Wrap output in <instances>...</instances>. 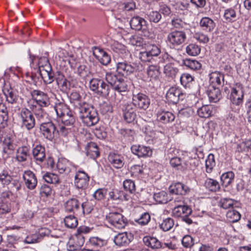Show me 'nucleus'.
<instances>
[{"mask_svg":"<svg viewBox=\"0 0 251 251\" xmlns=\"http://www.w3.org/2000/svg\"><path fill=\"white\" fill-rule=\"evenodd\" d=\"M31 59L30 67L40 74L44 82L50 84L54 80V73L49 60L45 56L37 57L29 55Z\"/></svg>","mask_w":251,"mask_h":251,"instance_id":"f257e3e1","label":"nucleus"},{"mask_svg":"<svg viewBox=\"0 0 251 251\" xmlns=\"http://www.w3.org/2000/svg\"><path fill=\"white\" fill-rule=\"evenodd\" d=\"M77 110L79 118L86 126H91L98 122L99 119L97 111L89 104L80 102Z\"/></svg>","mask_w":251,"mask_h":251,"instance_id":"f03ea898","label":"nucleus"},{"mask_svg":"<svg viewBox=\"0 0 251 251\" xmlns=\"http://www.w3.org/2000/svg\"><path fill=\"white\" fill-rule=\"evenodd\" d=\"M182 158L173 157L170 160L171 165L177 170L184 171L187 169H193L198 164V160L196 158V154L194 155L190 152H183Z\"/></svg>","mask_w":251,"mask_h":251,"instance_id":"7ed1b4c3","label":"nucleus"},{"mask_svg":"<svg viewBox=\"0 0 251 251\" xmlns=\"http://www.w3.org/2000/svg\"><path fill=\"white\" fill-rule=\"evenodd\" d=\"M89 232L87 227H80L77 230L76 233L70 239L67 245L69 251H75L80 248L85 242L83 233Z\"/></svg>","mask_w":251,"mask_h":251,"instance_id":"20e7f679","label":"nucleus"},{"mask_svg":"<svg viewBox=\"0 0 251 251\" xmlns=\"http://www.w3.org/2000/svg\"><path fill=\"white\" fill-rule=\"evenodd\" d=\"M245 89L240 83H236L231 89L230 100L235 105L239 106L242 104L244 96Z\"/></svg>","mask_w":251,"mask_h":251,"instance_id":"39448f33","label":"nucleus"},{"mask_svg":"<svg viewBox=\"0 0 251 251\" xmlns=\"http://www.w3.org/2000/svg\"><path fill=\"white\" fill-rule=\"evenodd\" d=\"M1 146L2 157L4 160L11 157L16 147L14 143L12 137L9 135H6L3 139H1Z\"/></svg>","mask_w":251,"mask_h":251,"instance_id":"423d86ee","label":"nucleus"},{"mask_svg":"<svg viewBox=\"0 0 251 251\" xmlns=\"http://www.w3.org/2000/svg\"><path fill=\"white\" fill-rule=\"evenodd\" d=\"M161 53L160 48L154 44L148 45L146 50L139 54V59L143 62H151L154 57H157Z\"/></svg>","mask_w":251,"mask_h":251,"instance_id":"0eeeda50","label":"nucleus"},{"mask_svg":"<svg viewBox=\"0 0 251 251\" xmlns=\"http://www.w3.org/2000/svg\"><path fill=\"white\" fill-rule=\"evenodd\" d=\"M107 222L117 229L124 228L127 224L126 219L118 212H110L106 217Z\"/></svg>","mask_w":251,"mask_h":251,"instance_id":"6e6552de","label":"nucleus"},{"mask_svg":"<svg viewBox=\"0 0 251 251\" xmlns=\"http://www.w3.org/2000/svg\"><path fill=\"white\" fill-rule=\"evenodd\" d=\"M32 101L37 106L47 107L50 104V98L47 94L39 90H34L31 92Z\"/></svg>","mask_w":251,"mask_h":251,"instance_id":"1a4fd4ad","label":"nucleus"},{"mask_svg":"<svg viewBox=\"0 0 251 251\" xmlns=\"http://www.w3.org/2000/svg\"><path fill=\"white\" fill-rule=\"evenodd\" d=\"M22 126L27 130L32 129L35 125V120L31 111L26 108H22L20 114Z\"/></svg>","mask_w":251,"mask_h":251,"instance_id":"9d476101","label":"nucleus"},{"mask_svg":"<svg viewBox=\"0 0 251 251\" xmlns=\"http://www.w3.org/2000/svg\"><path fill=\"white\" fill-rule=\"evenodd\" d=\"M40 130L43 136L50 141H52L58 135V130L51 122H43L40 125Z\"/></svg>","mask_w":251,"mask_h":251,"instance_id":"9b49d317","label":"nucleus"},{"mask_svg":"<svg viewBox=\"0 0 251 251\" xmlns=\"http://www.w3.org/2000/svg\"><path fill=\"white\" fill-rule=\"evenodd\" d=\"M133 105L140 109L146 110L150 104V100L148 97L143 93L133 94L132 98Z\"/></svg>","mask_w":251,"mask_h":251,"instance_id":"f8f14e48","label":"nucleus"},{"mask_svg":"<svg viewBox=\"0 0 251 251\" xmlns=\"http://www.w3.org/2000/svg\"><path fill=\"white\" fill-rule=\"evenodd\" d=\"M186 38L184 32L182 31H174L168 34V42L173 47H176L182 44Z\"/></svg>","mask_w":251,"mask_h":251,"instance_id":"ddd939ff","label":"nucleus"},{"mask_svg":"<svg viewBox=\"0 0 251 251\" xmlns=\"http://www.w3.org/2000/svg\"><path fill=\"white\" fill-rule=\"evenodd\" d=\"M89 176L83 170H78L75 176V186L79 189H84L87 187L89 181Z\"/></svg>","mask_w":251,"mask_h":251,"instance_id":"4468645a","label":"nucleus"},{"mask_svg":"<svg viewBox=\"0 0 251 251\" xmlns=\"http://www.w3.org/2000/svg\"><path fill=\"white\" fill-rule=\"evenodd\" d=\"M131 151L139 157H148L152 154V149L149 147L143 145H133L131 147Z\"/></svg>","mask_w":251,"mask_h":251,"instance_id":"2eb2a0df","label":"nucleus"},{"mask_svg":"<svg viewBox=\"0 0 251 251\" xmlns=\"http://www.w3.org/2000/svg\"><path fill=\"white\" fill-rule=\"evenodd\" d=\"M13 109L10 106L8 107L5 104L0 103V125L1 127H5L8 125L9 113H13Z\"/></svg>","mask_w":251,"mask_h":251,"instance_id":"dca6fc26","label":"nucleus"},{"mask_svg":"<svg viewBox=\"0 0 251 251\" xmlns=\"http://www.w3.org/2000/svg\"><path fill=\"white\" fill-rule=\"evenodd\" d=\"M183 199V198H181L179 201L180 204L175 206L173 210L172 213L176 217H182L184 215H189L192 212L191 208L184 204Z\"/></svg>","mask_w":251,"mask_h":251,"instance_id":"f3484780","label":"nucleus"},{"mask_svg":"<svg viewBox=\"0 0 251 251\" xmlns=\"http://www.w3.org/2000/svg\"><path fill=\"white\" fill-rule=\"evenodd\" d=\"M23 178L27 188L33 190L37 184V179L35 174L30 170L24 172Z\"/></svg>","mask_w":251,"mask_h":251,"instance_id":"a211bd4d","label":"nucleus"},{"mask_svg":"<svg viewBox=\"0 0 251 251\" xmlns=\"http://www.w3.org/2000/svg\"><path fill=\"white\" fill-rule=\"evenodd\" d=\"M32 101H28V106L34 114L37 119L41 122L48 118V114L42 108L43 107L37 106Z\"/></svg>","mask_w":251,"mask_h":251,"instance_id":"6ab92c4d","label":"nucleus"},{"mask_svg":"<svg viewBox=\"0 0 251 251\" xmlns=\"http://www.w3.org/2000/svg\"><path fill=\"white\" fill-rule=\"evenodd\" d=\"M183 95L179 89L176 87H171L167 91L166 97L168 101L171 103H176L180 99H183Z\"/></svg>","mask_w":251,"mask_h":251,"instance_id":"aec40b11","label":"nucleus"},{"mask_svg":"<svg viewBox=\"0 0 251 251\" xmlns=\"http://www.w3.org/2000/svg\"><path fill=\"white\" fill-rule=\"evenodd\" d=\"M133 238V235L130 233H120L114 237V242L119 246H126L132 241Z\"/></svg>","mask_w":251,"mask_h":251,"instance_id":"412c9836","label":"nucleus"},{"mask_svg":"<svg viewBox=\"0 0 251 251\" xmlns=\"http://www.w3.org/2000/svg\"><path fill=\"white\" fill-rule=\"evenodd\" d=\"M93 54L96 58L103 65H107L111 61L109 54L100 48H96L93 50Z\"/></svg>","mask_w":251,"mask_h":251,"instance_id":"4be33fe9","label":"nucleus"},{"mask_svg":"<svg viewBox=\"0 0 251 251\" xmlns=\"http://www.w3.org/2000/svg\"><path fill=\"white\" fill-rule=\"evenodd\" d=\"M4 95L6 97V101L12 104L11 106V109H13L14 112H16L20 109L19 106L17 104L18 100V96L14 94L11 90H3Z\"/></svg>","mask_w":251,"mask_h":251,"instance_id":"5701e85b","label":"nucleus"},{"mask_svg":"<svg viewBox=\"0 0 251 251\" xmlns=\"http://www.w3.org/2000/svg\"><path fill=\"white\" fill-rule=\"evenodd\" d=\"M215 113V109L211 105H204L197 110L198 115L202 118H208Z\"/></svg>","mask_w":251,"mask_h":251,"instance_id":"b1692460","label":"nucleus"},{"mask_svg":"<svg viewBox=\"0 0 251 251\" xmlns=\"http://www.w3.org/2000/svg\"><path fill=\"white\" fill-rule=\"evenodd\" d=\"M131 27L136 30L145 29L147 22L142 18L139 16L133 17L130 21Z\"/></svg>","mask_w":251,"mask_h":251,"instance_id":"393cba45","label":"nucleus"},{"mask_svg":"<svg viewBox=\"0 0 251 251\" xmlns=\"http://www.w3.org/2000/svg\"><path fill=\"white\" fill-rule=\"evenodd\" d=\"M147 73L150 81L155 82L159 80L160 72L158 66L153 65L149 66L147 68Z\"/></svg>","mask_w":251,"mask_h":251,"instance_id":"a878e982","label":"nucleus"},{"mask_svg":"<svg viewBox=\"0 0 251 251\" xmlns=\"http://www.w3.org/2000/svg\"><path fill=\"white\" fill-rule=\"evenodd\" d=\"M123 111L124 119L127 123H130L134 121L136 114L135 109L132 108L131 104H127L125 105Z\"/></svg>","mask_w":251,"mask_h":251,"instance_id":"bb28decb","label":"nucleus"},{"mask_svg":"<svg viewBox=\"0 0 251 251\" xmlns=\"http://www.w3.org/2000/svg\"><path fill=\"white\" fill-rule=\"evenodd\" d=\"M34 158L37 163L43 162L45 158V149L44 147L40 145H37L32 151Z\"/></svg>","mask_w":251,"mask_h":251,"instance_id":"cd10ccee","label":"nucleus"},{"mask_svg":"<svg viewBox=\"0 0 251 251\" xmlns=\"http://www.w3.org/2000/svg\"><path fill=\"white\" fill-rule=\"evenodd\" d=\"M187 191V187L180 182L172 184L169 187V191L173 194L183 195H185Z\"/></svg>","mask_w":251,"mask_h":251,"instance_id":"c85d7f7f","label":"nucleus"},{"mask_svg":"<svg viewBox=\"0 0 251 251\" xmlns=\"http://www.w3.org/2000/svg\"><path fill=\"white\" fill-rule=\"evenodd\" d=\"M64 206L66 211L75 213L79 211L80 203L77 199L72 198L65 203Z\"/></svg>","mask_w":251,"mask_h":251,"instance_id":"c756f323","label":"nucleus"},{"mask_svg":"<svg viewBox=\"0 0 251 251\" xmlns=\"http://www.w3.org/2000/svg\"><path fill=\"white\" fill-rule=\"evenodd\" d=\"M117 71L123 75H127L134 72V68L126 62H119L117 64Z\"/></svg>","mask_w":251,"mask_h":251,"instance_id":"7c9ffc66","label":"nucleus"},{"mask_svg":"<svg viewBox=\"0 0 251 251\" xmlns=\"http://www.w3.org/2000/svg\"><path fill=\"white\" fill-rule=\"evenodd\" d=\"M207 95L210 102H216L221 98L220 89L214 86H210L207 90Z\"/></svg>","mask_w":251,"mask_h":251,"instance_id":"2f4dec72","label":"nucleus"},{"mask_svg":"<svg viewBox=\"0 0 251 251\" xmlns=\"http://www.w3.org/2000/svg\"><path fill=\"white\" fill-rule=\"evenodd\" d=\"M200 25L202 29L207 32L212 31L215 27V23L212 19L208 17L201 19Z\"/></svg>","mask_w":251,"mask_h":251,"instance_id":"473e14b6","label":"nucleus"},{"mask_svg":"<svg viewBox=\"0 0 251 251\" xmlns=\"http://www.w3.org/2000/svg\"><path fill=\"white\" fill-rule=\"evenodd\" d=\"M108 160L113 167L117 169L121 168L124 164L123 157L119 154H110Z\"/></svg>","mask_w":251,"mask_h":251,"instance_id":"72a5a7b5","label":"nucleus"},{"mask_svg":"<svg viewBox=\"0 0 251 251\" xmlns=\"http://www.w3.org/2000/svg\"><path fill=\"white\" fill-rule=\"evenodd\" d=\"M29 155V149L26 146L19 147L16 151V159L19 162H24L27 160Z\"/></svg>","mask_w":251,"mask_h":251,"instance_id":"f704fd0d","label":"nucleus"},{"mask_svg":"<svg viewBox=\"0 0 251 251\" xmlns=\"http://www.w3.org/2000/svg\"><path fill=\"white\" fill-rule=\"evenodd\" d=\"M224 75L219 72H212L210 74L209 80L212 86L224 84Z\"/></svg>","mask_w":251,"mask_h":251,"instance_id":"c9c22d12","label":"nucleus"},{"mask_svg":"<svg viewBox=\"0 0 251 251\" xmlns=\"http://www.w3.org/2000/svg\"><path fill=\"white\" fill-rule=\"evenodd\" d=\"M234 173L232 171L223 173L221 176L222 185L225 187L229 186L234 181Z\"/></svg>","mask_w":251,"mask_h":251,"instance_id":"e433bc0d","label":"nucleus"},{"mask_svg":"<svg viewBox=\"0 0 251 251\" xmlns=\"http://www.w3.org/2000/svg\"><path fill=\"white\" fill-rule=\"evenodd\" d=\"M86 154L90 158L96 159L99 156V151L97 144L94 142H90L86 147Z\"/></svg>","mask_w":251,"mask_h":251,"instance_id":"4c0bfd02","label":"nucleus"},{"mask_svg":"<svg viewBox=\"0 0 251 251\" xmlns=\"http://www.w3.org/2000/svg\"><path fill=\"white\" fill-rule=\"evenodd\" d=\"M143 241L147 246L153 249L160 248L161 246L160 242L156 238L154 237H144Z\"/></svg>","mask_w":251,"mask_h":251,"instance_id":"58836bf2","label":"nucleus"},{"mask_svg":"<svg viewBox=\"0 0 251 251\" xmlns=\"http://www.w3.org/2000/svg\"><path fill=\"white\" fill-rule=\"evenodd\" d=\"M54 109L57 116L60 118L65 114L69 113L68 112L70 111L68 107L64 103L61 102L55 103Z\"/></svg>","mask_w":251,"mask_h":251,"instance_id":"ea45409f","label":"nucleus"},{"mask_svg":"<svg viewBox=\"0 0 251 251\" xmlns=\"http://www.w3.org/2000/svg\"><path fill=\"white\" fill-rule=\"evenodd\" d=\"M157 119L163 123L166 124L173 121L175 119V116L170 112H162L157 114Z\"/></svg>","mask_w":251,"mask_h":251,"instance_id":"a19ab883","label":"nucleus"},{"mask_svg":"<svg viewBox=\"0 0 251 251\" xmlns=\"http://www.w3.org/2000/svg\"><path fill=\"white\" fill-rule=\"evenodd\" d=\"M113 89L119 93L125 92L128 89L127 82L123 77H119L115 84L113 86Z\"/></svg>","mask_w":251,"mask_h":251,"instance_id":"79ce46f5","label":"nucleus"},{"mask_svg":"<svg viewBox=\"0 0 251 251\" xmlns=\"http://www.w3.org/2000/svg\"><path fill=\"white\" fill-rule=\"evenodd\" d=\"M182 64L191 70H198L201 68V64L194 59H185L182 60Z\"/></svg>","mask_w":251,"mask_h":251,"instance_id":"37998d69","label":"nucleus"},{"mask_svg":"<svg viewBox=\"0 0 251 251\" xmlns=\"http://www.w3.org/2000/svg\"><path fill=\"white\" fill-rule=\"evenodd\" d=\"M130 174L133 177L140 178L144 175V168L143 166L133 165L130 168Z\"/></svg>","mask_w":251,"mask_h":251,"instance_id":"c03bdc74","label":"nucleus"},{"mask_svg":"<svg viewBox=\"0 0 251 251\" xmlns=\"http://www.w3.org/2000/svg\"><path fill=\"white\" fill-rule=\"evenodd\" d=\"M112 50L119 54H122L123 56L128 54V52L126 47L118 42H115L112 45Z\"/></svg>","mask_w":251,"mask_h":251,"instance_id":"a18cd8bd","label":"nucleus"},{"mask_svg":"<svg viewBox=\"0 0 251 251\" xmlns=\"http://www.w3.org/2000/svg\"><path fill=\"white\" fill-rule=\"evenodd\" d=\"M178 70L172 64H167L164 67V74L171 77H174L178 73Z\"/></svg>","mask_w":251,"mask_h":251,"instance_id":"49530a36","label":"nucleus"},{"mask_svg":"<svg viewBox=\"0 0 251 251\" xmlns=\"http://www.w3.org/2000/svg\"><path fill=\"white\" fill-rule=\"evenodd\" d=\"M109 198L113 200L126 201L127 199L123 191L115 190L109 193Z\"/></svg>","mask_w":251,"mask_h":251,"instance_id":"de8ad7c7","label":"nucleus"},{"mask_svg":"<svg viewBox=\"0 0 251 251\" xmlns=\"http://www.w3.org/2000/svg\"><path fill=\"white\" fill-rule=\"evenodd\" d=\"M153 198L159 203H166L169 201L167 193L163 191L155 193Z\"/></svg>","mask_w":251,"mask_h":251,"instance_id":"09e8293b","label":"nucleus"},{"mask_svg":"<svg viewBox=\"0 0 251 251\" xmlns=\"http://www.w3.org/2000/svg\"><path fill=\"white\" fill-rule=\"evenodd\" d=\"M186 52L189 55L197 56L200 53L201 48L196 44H190L186 48Z\"/></svg>","mask_w":251,"mask_h":251,"instance_id":"8fccbe9b","label":"nucleus"},{"mask_svg":"<svg viewBox=\"0 0 251 251\" xmlns=\"http://www.w3.org/2000/svg\"><path fill=\"white\" fill-rule=\"evenodd\" d=\"M205 187L211 191L216 192L220 189L219 182L214 179L208 178L205 181Z\"/></svg>","mask_w":251,"mask_h":251,"instance_id":"3c124183","label":"nucleus"},{"mask_svg":"<svg viewBox=\"0 0 251 251\" xmlns=\"http://www.w3.org/2000/svg\"><path fill=\"white\" fill-rule=\"evenodd\" d=\"M69 162L65 158L59 159L56 164V167L59 172L62 174L66 171H69Z\"/></svg>","mask_w":251,"mask_h":251,"instance_id":"603ef678","label":"nucleus"},{"mask_svg":"<svg viewBox=\"0 0 251 251\" xmlns=\"http://www.w3.org/2000/svg\"><path fill=\"white\" fill-rule=\"evenodd\" d=\"M43 177L45 181L49 183L58 184L60 182L58 175L53 173H47L43 175Z\"/></svg>","mask_w":251,"mask_h":251,"instance_id":"864d4df0","label":"nucleus"},{"mask_svg":"<svg viewBox=\"0 0 251 251\" xmlns=\"http://www.w3.org/2000/svg\"><path fill=\"white\" fill-rule=\"evenodd\" d=\"M12 181V177L7 171L0 173V183L3 186L9 184Z\"/></svg>","mask_w":251,"mask_h":251,"instance_id":"5fc2aeb1","label":"nucleus"},{"mask_svg":"<svg viewBox=\"0 0 251 251\" xmlns=\"http://www.w3.org/2000/svg\"><path fill=\"white\" fill-rule=\"evenodd\" d=\"M65 225L70 228H74L78 225V221L75 217L72 215L66 216L64 220Z\"/></svg>","mask_w":251,"mask_h":251,"instance_id":"6e6d98bb","label":"nucleus"},{"mask_svg":"<svg viewBox=\"0 0 251 251\" xmlns=\"http://www.w3.org/2000/svg\"><path fill=\"white\" fill-rule=\"evenodd\" d=\"M110 87L101 80L97 94L103 97H107L109 93Z\"/></svg>","mask_w":251,"mask_h":251,"instance_id":"4d7b16f0","label":"nucleus"},{"mask_svg":"<svg viewBox=\"0 0 251 251\" xmlns=\"http://www.w3.org/2000/svg\"><path fill=\"white\" fill-rule=\"evenodd\" d=\"M205 169L207 173L212 172L214 167L215 166L214 156L213 154H209L205 160Z\"/></svg>","mask_w":251,"mask_h":251,"instance_id":"13d9d810","label":"nucleus"},{"mask_svg":"<svg viewBox=\"0 0 251 251\" xmlns=\"http://www.w3.org/2000/svg\"><path fill=\"white\" fill-rule=\"evenodd\" d=\"M226 218L229 222L235 223L238 221L241 218L240 214L235 210L227 211L226 214Z\"/></svg>","mask_w":251,"mask_h":251,"instance_id":"bf43d9fd","label":"nucleus"},{"mask_svg":"<svg viewBox=\"0 0 251 251\" xmlns=\"http://www.w3.org/2000/svg\"><path fill=\"white\" fill-rule=\"evenodd\" d=\"M61 117V121L64 126H73L75 122V118L73 113L70 111Z\"/></svg>","mask_w":251,"mask_h":251,"instance_id":"052dcab7","label":"nucleus"},{"mask_svg":"<svg viewBox=\"0 0 251 251\" xmlns=\"http://www.w3.org/2000/svg\"><path fill=\"white\" fill-rule=\"evenodd\" d=\"M129 43L136 47H143L145 44L143 38L138 35L131 36L129 39Z\"/></svg>","mask_w":251,"mask_h":251,"instance_id":"680f3d73","label":"nucleus"},{"mask_svg":"<svg viewBox=\"0 0 251 251\" xmlns=\"http://www.w3.org/2000/svg\"><path fill=\"white\" fill-rule=\"evenodd\" d=\"M174 225L173 220L170 218H168L163 221L160 225V227L163 230L167 231L171 229L174 226Z\"/></svg>","mask_w":251,"mask_h":251,"instance_id":"e2e57ef3","label":"nucleus"},{"mask_svg":"<svg viewBox=\"0 0 251 251\" xmlns=\"http://www.w3.org/2000/svg\"><path fill=\"white\" fill-rule=\"evenodd\" d=\"M57 85L61 88L62 90H66L69 85V81L62 75H59L58 77L56 78Z\"/></svg>","mask_w":251,"mask_h":251,"instance_id":"0e129e2a","label":"nucleus"},{"mask_svg":"<svg viewBox=\"0 0 251 251\" xmlns=\"http://www.w3.org/2000/svg\"><path fill=\"white\" fill-rule=\"evenodd\" d=\"M224 17L227 22H231L235 20L236 14L232 8H227L225 10Z\"/></svg>","mask_w":251,"mask_h":251,"instance_id":"69168bd1","label":"nucleus"},{"mask_svg":"<svg viewBox=\"0 0 251 251\" xmlns=\"http://www.w3.org/2000/svg\"><path fill=\"white\" fill-rule=\"evenodd\" d=\"M193 79V77L188 73L183 74L180 77L181 84L185 87H186L188 84L192 82Z\"/></svg>","mask_w":251,"mask_h":251,"instance_id":"338daca9","label":"nucleus"},{"mask_svg":"<svg viewBox=\"0 0 251 251\" xmlns=\"http://www.w3.org/2000/svg\"><path fill=\"white\" fill-rule=\"evenodd\" d=\"M119 77L113 72H107L105 75V80L112 86L115 84Z\"/></svg>","mask_w":251,"mask_h":251,"instance_id":"774afa93","label":"nucleus"}]
</instances>
